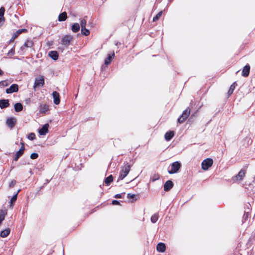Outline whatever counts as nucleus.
Returning <instances> with one entry per match:
<instances>
[{
  "label": "nucleus",
  "instance_id": "obj_26",
  "mask_svg": "<svg viewBox=\"0 0 255 255\" xmlns=\"http://www.w3.org/2000/svg\"><path fill=\"white\" fill-rule=\"evenodd\" d=\"M18 192L12 196L10 201V208H12L14 203L16 201L17 197Z\"/></svg>",
  "mask_w": 255,
  "mask_h": 255
},
{
  "label": "nucleus",
  "instance_id": "obj_43",
  "mask_svg": "<svg viewBox=\"0 0 255 255\" xmlns=\"http://www.w3.org/2000/svg\"><path fill=\"white\" fill-rule=\"evenodd\" d=\"M16 183V181L14 180L11 181V182L9 184V187H13Z\"/></svg>",
  "mask_w": 255,
  "mask_h": 255
},
{
  "label": "nucleus",
  "instance_id": "obj_18",
  "mask_svg": "<svg viewBox=\"0 0 255 255\" xmlns=\"http://www.w3.org/2000/svg\"><path fill=\"white\" fill-rule=\"evenodd\" d=\"M115 57V53L113 52L112 54H109L107 58L105 60V64L107 65L110 64L111 61Z\"/></svg>",
  "mask_w": 255,
  "mask_h": 255
},
{
  "label": "nucleus",
  "instance_id": "obj_15",
  "mask_svg": "<svg viewBox=\"0 0 255 255\" xmlns=\"http://www.w3.org/2000/svg\"><path fill=\"white\" fill-rule=\"evenodd\" d=\"M156 250L158 252L163 253L166 250V246L164 243H158L156 246Z\"/></svg>",
  "mask_w": 255,
  "mask_h": 255
},
{
  "label": "nucleus",
  "instance_id": "obj_20",
  "mask_svg": "<svg viewBox=\"0 0 255 255\" xmlns=\"http://www.w3.org/2000/svg\"><path fill=\"white\" fill-rule=\"evenodd\" d=\"M48 55L54 60H57L58 58V54L56 51H50L48 53Z\"/></svg>",
  "mask_w": 255,
  "mask_h": 255
},
{
  "label": "nucleus",
  "instance_id": "obj_30",
  "mask_svg": "<svg viewBox=\"0 0 255 255\" xmlns=\"http://www.w3.org/2000/svg\"><path fill=\"white\" fill-rule=\"evenodd\" d=\"M81 33L83 35L88 36L90 34V31L86 28V27L81 28Z\"/></svg>",
  "mask_w": 255,
  "mask_h": 255
},
{
  "label": "nucleus",
  "instance_id": "obj_9",
  "mask_svg": "<svg viewBox=\"0 0 255 255\" xmlns=\"http://www.w3.org/2000/svg\"><path fill=\"white\" fill-rule=\"evenodd\" d=\"M49 126L48 124H45L41 128L39 129L38 132L39 134L41 135H45L48 131Z\"/></svg>",
  "mask_w": 255,
  "mask_h": 255
},
{
  "label": "nucleus",
  "instance_id": "obj_39",
  "mask_svg": "<svg viewBox=\"0 0 255 255\" xmlns=\"http://www.w3.org/2000/svg\"><path fill=\"white\" fill-rule=\"evenodd\" d=\"M14 54V48H12L7 53V55L9 56H12Z\"/></svg>",
  "mask_w": 255,
  "mask_h": 255
},
{
  "label": "nucleus",
  "instance_id": "obj_48",
  "mask_svg": "<svg viewBox=\"0 0 255 255\" xmlns=\"http://www.w3.org/2000/svg\"><path fill=\"white\" fill-rule=\"evenodd\" d=\"M49 182V180L47 179L46 180V182L44 183V185H45L46 184H47V183H48Z\"/></svg>",
  "mask_w": 255,
  "mask_h": 255
},
{
  "label": "nucleus",
  "instance_id": "obj_32",
  "mask_svg": "<svg viewBox=\"0 0 255 255\" xmlns=\"http://www.w3.org/2000/svg\"><path fill=\"white\" fill-rule=\"evenodd\" d=\"M6 213H5L3 211L0 210V225L1 222L4 220L5 215Z\"/></svg>",
  "mask_w": 255,
  "mask_h": 255
},
{
  "label": "nucleus",
  "instance_id": "obj_34",
  "mask_svg": "<svg viewBox=\"0 0 255 255\" xmlns=\"http://www.w3.org/2000/svg\"><path fill=\"white\" fill-rule=\"evenodd\" d=\"M162 14V11H159L153 18V21H155L157 20L161 16Z\"/></svg>",
  "mask_w": 255,
  "mask_h": 255
},
{
  "label": "nucleus",
  "instance_id": "obj_24",
  "mask_svg": "<svg viewBox=\"0 0 255 255\" xmlns=\"http://www.w3.org/2000/svg\"><path fill=\"white\" fill-rule=\"evenodd\" d=\"M67 17V13L66 12H63L59 14L58 16V20L59 21H64L66 19Z\"/></svg>",
  "mask_w": 255,
  "mask_h": 255
},
{
  "label": "nucleus",
  "instance_id": "obj_45",
  "mask_svg": "<svg viewBox=\"0 0 255 255\" xmlns=\"http://www.w3.org/2000/svg\"><path fill=\"white\" fill-rule=\"evenodd\" d=\"M115 197L117 198H122V195L121 194H118L115 195Z\"/></svg>",
  "mask_w": 255,
  "mask_h": 255
},
{
  "label": "nucleus",
  "instance_id": "obj_50",
  "mask_svg": "<svg viewBox=\"0 0 255 255\" xmlns=\"http://www.w3.org/2000/svg\"><path fill=\"white\" fill-rule=\"evenodd\" d=\"M44 185L41 186L40 188V190H41V189H42L43 187H44Z\"/></svg>",
  "mask_w": 255,
  "mask_h": 255
},
{
  "label": "nucleus",
  "instance_id": "obj_49",
  "mask_svg": "<svg viewBox=\"0 0 255 255\" xmlns=\"http://www.w3.org/2000/svg\"><path fill=\"white\" fill-rule=\"evenodd\" d=\"M3 74V72L0 69V75H2Z\"/></svg>",
  "mask_w": 255,
  "mask_h": 255
},
{
  "label": "nucleus",
  "instance_id": "obj_10",
  "mask_svg": "<svg viewBox=\"0 0 255 255\" xmlns=\"http://www.w3.org/2000/svg\"><path fill=\"white\" fill-rule=\"evenodd\" d=\"M16 122V120L15 119L10 118L7 119L6 124L9 128H12L14 127Z\"/></svg>",
  "mask_w": 255,
  "mask_h": 255
},
{
  "label": "nucleus",
  "instance_id": "obj_21",
  "mask_svg": "<svg viewBox=\"0 0 255 255\" xmlns=\"http://www.w3.org/2000/svg\"><path fill=\"white\" fill-rule=\"evenodd\" d=\"M10 233V229H6L1 231L0 233V236L1 238L6 237Z\"/></svg>",
  "mask_w": 255,
  "mask_h": 255
},
{
  "label": "nucleus",
  "instance_id": "obj_36",
  "mask_svg": "<svg viewBox=\"0 0 255 255\" xmlns=\"http://www.w3.org/2000/svg\"><path fill=\"white\" fill-rule=\"evenodd\" d=\"M86 23H87V21H86V19H81V21H80V26H81V28L86 27Z\"/></svg>",
  "mask_w": 255,
  "mask_h": 255
},
{
  "label": "nucleus",
  "instance_id": "obj_40",
  "mask_svg": "<svg viewBox=\"0 0 255 255\" xmlns=\"http://www.w3.org/2000/svg\"><path fill=\"white\" fill-rule=\"evenodd\" d=\"M5 9L3 7L0 8V17H3L4 15Z\"/></svg>",
  "mask_w": 255,
  "mask_h": 255
},
{
  "label": "nucleus",
  "instance_id": "obj_29",
  "mask_svg": "<svg viewBox=\"0 0 255 255\" xmlns=\"http://www.w3.org/2000/svg\"><path fill=\"white\" fill-rule=\"evenodd\" d=\"M158 219V213H155L153 215L150 219L151 222L152 223H155Z\"/></svg>",
  "mask_w": 255,
  "mask_h": 255
},
{
  "label": "nucleus",
  "instance_id": "obj_27",
  "mask_svg": "<svg viewBox=\"0 0 255 255\" xmlns=\"http://www.w3.org/2000/svg\"><path fill=\"white\" fill-rule=\"evenodd\" d=\"M48 110V106L46 104H42L40 106V113H44Z\"/></svg>",
  "mask_w": 255,
  "mask_h": 255
},
{
  "label": "nucleus",
  "instance_id": "obj_11",
  "mask_svg": "<svg viewBox=\"0 0 255 255\" xmlns=\"http://www.w3.org/2000/svg\"><path fill=\"white\" fill-rule=\"evenodd\" d=\"M27 30L26 29H21L17 30L15 33H14L12 35L11 38L9 40V42H12L14 41L15 38L18 37V35L21 34L22 32L24 31H26Z\"/></svg>",
  "mask_w": 255,
  "mask_h": 255
},
{
  "label": "nucleus",
  "instance_id": "obj_3",
  "mask_svg": "<svg viewBox=\"0 0 255 255\" xmlns=\"http://www.w3.org/2000/svg\"><path fill=\"white\" fill-rule=\"evenodd\" d=\"M44 84V79L43 76H40L38 78L35 79V82L33 85V89L34 91H36L37 87H42Z\"/></svg>",
  "mask_w": 255,
  "mask_h": 255
},
{
  "label": "nucleus",
  "instance_id": "obj_25",
  "mask_svg": "<svg viewBox=\"0 0 255 255\" xmlns=\"http://www.w3.org/2000/svg\"><path fill=\"white\" fill-rule=\"evenodd\" d=\"M113 179L114 178L112 175H110V176L106 178L104 180L106 185L107 186L109 185L111 183V182H113Z\"/></svg>",
  "mask_w": 255,
  "mask_h": 255
},
{
  "label": "nucleus",
  "instance_id": "obj_19",
  "mask_svg": "<svg viewBox=\"0 0 255 255\" xmlns=\"http://www.w3.org/2000/svg\"><path fill=\"white\" fill-rule=\"evenodd\" d=\"M174 133L173 131H169L165 133L164 135L165 139L167 141H169L173 137Z\"/></svg>",
  "mask_w": 255,
  "mask_h": 255
},
{
  "label": "nucleus",
  "instance_id": "obj_47",
  "mask_svg": "<svg viewBox=\"0 0 255 255\" xmlns=\"http://www.w3.org/2000/svg\"><path fill=\"white\" fill-rule=\"evenodd\" d=\"M2 24V20L1 17H0V26Z\"/></svg>",
  "mask_w": 255,
  "mask_h": 255
},
{
  "label": "nucleus",
  "instance_id": "obj_14",
  "mask_svg": "<svg viewBox=\"0 0 255 255\" xmlns=\"http://www.w3.org/2000/svg\"><path fill=\"white\" fill-rule=\"evenodd\" d=\"M9 106V100L7 99L0 100V108L1 109H4Z\"/></svg>",
  "mask_w": 255,
  "mask_h": 255
},
{
  "label": "nucleus",
  "instance_id": "obj_4",
  "mask_svg": "<svg viewBox=\"0 0 255 255\" xmlns=\"http://www.w3.org/2000/svg\"><path fill=\"white\" fill-rule=\"evenodd\" d=\"M181 163L178 161H175L171 165V169L168 170V173L170 174L175 173L178 172L181 167Z\"/></svg>",
  "mask_w": 255,
  "mask_h": 255
},
{
  "label": "nucleus",
  "instance_id": "obj_17",
  "mask_svg": "<svg viewBox=\"0 0 255 255\" xmlns=\"http://www.w3.org/2000/svg\"><path fill=\"white\" fill-rule=\"evenodd\" d=\"M245 170L242 169L240 170V171L239 172V173L236 176L234 177V178H235L234 180H238L239 179L240 180H241L243 179V177L245 176Z\"/></svg>",
  "mask_w": 255,
  "mask_h": 255
},
{
  "label": "nucleus",
  "instance_id": "obj_12",
  "mask_svg": "<svg viewBox=\"0 0 255 255\" xmlns=\"http://www.w3.org/2000/svg\"><path fill=\"white\" fill-rule=\"evenodd\" d=\"M52 96L54 99V103L55 105H58L60 102L59 93L56 91H54L52 93Z\"/></svg>",
  "mask_w": 255,
  "mask_h": 255
},
{
  "label": "nucleus",
  "instance_id": "obj_37",
  "mask_svg": "<svg viewBox=\"0 0 255 255\" xmlns=\"http://www.w3.org/2000/svg\"><path fill=\"white\" fill-rule=\"evenodd\" d=\"M27 137L29 140H32L34 139L35 138V134L34 133L31 132L28 134Z\"/></svg>",
  "mask_w": 255,
  "mask_h": 255
},
{
  "label": "nucleus",
  "instance_id": "obj_38",
  "mask_svg": "<svg viewBox=\"0 0 255 255\" xmlns=\"http://www.w3.org/2000/svg\"><path fill=\"white\" fill-rule=\"evenodd\" d=\"M38 157V154L37 153H32L30 155V158L32 159H36Z\"/></svg>",
  "mask_w": 255,
  "mask_h": 255
},
{
  "label": "nucleus",
  "instance_id": "obj_46",
  "mask_svg": "<svg viewBox=\"0 0 255 255\" xmlns=\"http://www.w3.org/2000/svg\"><path fill=\"white\" fill-rule=\"evenodd\" d=\"M25 101L26 103L29 104L31 100H30V98H28V99H26Z\"/></svg>",
  "mask_w": 255,
  "mask_h": 255
},
{
  "label": "nucleus",
  "instance_id": "obj_42",
  "mask_svg": "<svg viewBox=\"0 0 255 255\" xmlns=\"http://www.w3.org/2000/svg\"><path fill=\"white\" fill-rule=\"evenodd\" d=\"M112 204L114 205H119L120 204V202L119 201L115 200L112 201Z\"/></svg>",
  "mask_w": 255,
  "mask_h": 255
},
{
  "label": "nucleus",
  "instance_id": "obj_5",
  "mask_svg": "<svg viewBox=\"0 0 255 255\" xmlns=\"http://www.w3.org/2000/svg\"><path fill=\"white\" fill-rule=\"evenodd\" d=\"M213 161L212 159L208 158L204 160L201 164L202 168L204 170H208L213 164Z\"/></svg>",
  "mask_w": 255,
  "mask_h": 255
},
{
  "label": "nucleus",
  "instance_id": "obj_2",
  "mask_svg": "<svg viewBox=\"0 0 255 255\" xmlns=\"http://www.w3.org/2000/svg\"><path fill=\"white\" fill-rule=\"evenodd\" d=\"M190 114V109L187 108L185 110L182 115L178 118L177 122L179 124L183 123L189 117Z\"/></svg>",
  "mask_w": 255,
  "mask_h": 255
},
{
  "label": "nucleus",
  "instance_id": "obj_13",
  "mask_svg": "<svg viewBox=\"0 0 255 255\" xmlns=\"http://www.w3.org/2000/svg\"><path fill=\"white\" fill-rule=\"evenodd\" d=\"M173 186V183L172 181H167L164 185V190L165 191H169Z\"/></svg>",
  "mask_w": 255,
  "mask_h": 255
},
{
  "label": "nucleus",
  "instance_id": "obj_1",
  "mask_svg": "<svg viewBox=\"0 0 255 255\" xmlns=\"http://www.w3.org/2000/svg\"><path fill=\"white\" fill-rule=\"evenodd\" d=\"M131 167V165H129L128 163H125L120 171L119 180H123L127 176L130 171Z\"/></svg>",
  "mask_w": 255,
  "mask_h": 255
},
{
  "label": "nucleus",
  "instance_id": "obj_31",
  "mask_svg": "<svg viewBox=\"0 0 255 255\" xmlns=\"http://www.w3.org/2000/svg\"><path fill=\"white\" fill-rule=\"evenodd\" d=\"M23 154V152H22V151H17L16 153H15V157H14V160L15 161H17L18 159H19V158L22 155V154Z\"/></svg>",
  "mask_w": 255,
  "mask_h": 255
},
{
  "label": "nucleus",
  "instance_id": "obj_23",
  "mask_svg": "<svg viewBox=\"0 0 255 255\" xmlns=\"http://www.w3.org/2000/svg\"><path fill=\"white\" fill-rule=\"evenodd\" d=\"M80 25L78 23H74L71 27V30L73 32L76 33L80 30Z\"/></svg>",
  "mask_w": 255,
  "mask_h": 255
},
{
  "label": "nucleus",
  "instance_id": "obj_41",
  "mask_svg": "<svg viewBox=\"0 0 255 255\" xmlns=\"http://www.w3.org/2000/svg\"><path fill=\"white\" fill-rule=\"evenodd\" d=\"M21 144V146L20 148L19 149V150L21 151L24 153V151L25 150L24 144L22 142Z\"/></svg>",
  "mask_w": 255,
  "mask_h": 255
},
{
  "label": "nucleus",
  "instance_id": "obj_44",
  "mask_svg": "<svg viewBox=\"0 0 255 255\" xmlns=\"http://www.w3.org/2000/svg\"><path fill=\"white\" fill-rule=\"evenodd\" d=\"M135 196L134 194H128L127 197L128 198H133Z\"/></svg>",
  "mask_w": 255,
  "mask_h": 255
},
{
  "label": "nucleus",
  "instance_id": "obj_33",
  "mask_svg": "<svg viewBox=\"0 0 255 255\" xmlns=\"http://www.w3.org/2000/svg\"><path fill=\"white\" fill-rule=\"evenodd\" d=\"M9 83L7 80H3L0 82V87L1 88L7 86Z\"/></svg>",
  "mask_w": 255,
  "mask_h": 255
},
{
  "label": "nucleus",
  "instance_id": "obj_8",
  "mask_svg": "<svg viewBox=\"0 0 255 255\" xmlns=\"http://www.w3.org/2000/svg\"><path fill=\"white\" fill-rule=\"evenodd\" d=\"M18 90V86L16 84H12L9 88L6 89L5 92L7 94H11L16 92Z\"/></svg>",
  "mask_w": 255,
  "mask_h": 255
},
{
  "label": "nucleus",
  "instance_id": "obj_28",
  "mask_svg": "<svg viewBox=\"0 0 255 255\" xmlns=\"http://www.w3.org/2000/svg\"><path fill=\"white\" fill-rule=\"evenodd\" d=\"M237 85V84L236 82H234L232 85H231L230 89L228 92V94L229 96H230L232 95L234 91V89L235 88V86Z\"/></svg>",
  "mask_w": 255,
  "mask_h": 255
},
{
  "label": "nucleus",
  "instance_id": "obj_22",
  "mask_svg": "<svg viewBox=\"0 0 255 255\" xmlns=\"http://www.w3.org/2000/svg\"><path fill=\"white\" fill-rule=\"evenodd\" d=\"M14 110L16 112H19L23 110V106L20 103H17L14 104Z\"/></svg>",
  "mask_w": 255,
  "mask_h": 255
},
{
  "label": "nucleus",
  "instance_id": "obj_35",
  "mask_svg": "<svg viewBox=\"0 0 255 255\" xmlns=\"http://www.w3.org/2000/svg\"><path fill=\"white\" fill-rule=\"evenodd\" d=\"M159 178V175L158 174H155L150 178V181L152 182H154L155 181L158 180Z\"/></svg>",
  "mask_w": 255,
  "mask_h": 255
},
{
  "label": "nucleus",
  "instance_id": "obj_16",
  "mask_svg": "<svg viewBox=\"0 0 255 255\" xmlns=\"http://www.w3.org/2000/svg\"><path fill=\"white\" fill-rule=\"evenodd\" d=\"M250 66L249 64L246 65L242 71V75L244 77H247L250 73Z\"/></svg>",
  "mask_w": 255,
  "mask_h": 255
},
{
  "label": "nucleus",
  "instance_id": "obj_7",
  "mask_svg": "<svg viewBox=\"0 0 255 255\" xmlns=\"http://www.w3.org/2000/svg\"><path fill=\"white\" fill-rule=\"evenodd\" d=\"M33 42L30 40H27L24 44L20 47V50L22 52L21 54H23L26 51V48H31L33 46Z\"/></svg>",
  "mask_w": 255,
  "mask_h": 255
},
{
  "label": "nucleus",
  "instance_id": "obj_6",
  "mask_svg": "<svg viewBox=\"0 0 255 255\" xmlns=\"http://www.w3.org/2000/svg\"><path fill=\"white\" fill-rule=\"evenodd\" d=\"M73 37L72 35H66L63 36L61 39V44L67 47L70 42L73 40Z\"/></svg>",
  "mask_w": 255,
  "mask_h": 255
}]
</instances>
